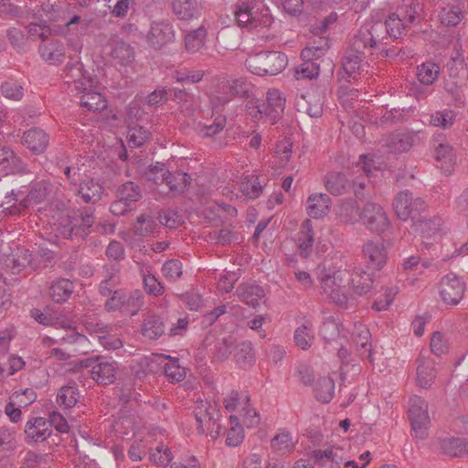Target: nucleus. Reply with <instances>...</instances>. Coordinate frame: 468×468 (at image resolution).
<instances>
[{
  "instance_id": "nucleus-1",
  "label": "nucleus",
  "mask_w": 468,
  "mask_h": 468,
  "mask_svg": "<svg viewBox=\"0 0 468 468\" xmlns=\"http://www.w3.org/2000/svg\"><path fill=\"white\" fill-rule=\"evenodd\" d=\"M373 282L372 276L361 269H355L352 272L339 270L332 276L325 275L321 279L324 292L340 306L347 303L348 293L364 295L371 289Z\"/></svg>"
},
{
  "instance_id": "nucleus-2",
  "label": "nucleus",
  "mask_w": 468,
  "mask_h": 468,
  "mask_svg": "<svg viewBox=\"0 0 468 468\" xmlns=\"http://www.w3.org/2000/svg\"><path fill=\"white\" fill-rule=\"evenodd\" d=\"M95 224L94 208L84 207L73 217L60 218L56 224L58 236L71 240H84L92 231Z\"/></svg>"
},
{
  "instance_id": "nucleus-3",
  "label": "nucleus",
  "mask_w": 468,
  "mask_h": 468,
  "mask_svg": "<svg viewBox=\"0 0 468 468\" xmlns=\"http://www.w3.org/2000/svg\"><path fill=\"white\" fill-rule=\"evenodd\" d=\"M287 62V57L280 51H263L250 55L245 66L255 75H277L285 69Z\"/></svg>"
},
{
  "instance_id": "nucleus-4",
  "label": "nucleus",
  "mask_w": 468,
  "mask_h": 468,
  "mask_svg": "<svg viewBox=\"0 0 468 468\" xmlns=\"http://www.w3.org/2000/svg\"><path fill=\"white\" fill-rule=\"evenodd\" d=\"M356 46L358 48H378L383 50L384 47L388 45L390 37L388 29L384 21H371L362 27L355 36Z\"/></svg>"
},
{
  "instance_id": "nucleus-5",
  "label": "nucleus",
  "mask_w": 468,
  "mask_h": 468,
  "mask_svg": "<svg viewBox=\"0 0 468 468\" xmlns=\"http://www.w3.org/2000/svg\"><path fill=\"white\" fill-rule=\"evenodd\" d=\"M195 417L199 433L203 434L207 430L213 440L218 438L223 427L219 422L221 415L216 403L201 401L196 409Z\"/></svg>"
},
{
  "instance_id": "nucleus-6",
  "label": "nucleus",
  "mask_w": 468,
  "mask_h": 468,
  "mask_svg": "<svg viewBox=\"0 0 468 468\" xmlns=\"http://www.w3.org/2000/svg\"><path fill=\"white\" fill-rule=\"evenodd\" d=\"M409 419L414 436L420 440L428 437L430 417L427 402L419 396H413L410 399Z\"/></svg>"
},
{
  "instance_id": "nucleus-7",
  "label": "nucleus",
  "mask_w": 468,
  "mask_h": 468,
  "mask_svg": "<svg viewBox=\"0 0 468 468\" xmlns=\"http://www.w3.org/2000/svg\"><path fill=\"white\" fill-rule=\"evenodd\" d=\"M359 218L371 232L381 234L390 228V222L384 208L374 202H367L364 206Z\"/></svg>"
},
{
  "instance_id": "nucleus-8",
  "label": "nucleus",
  "mask_w": 468,
  "mask_h": 468,
  "mask_svg": "<svg viewBox=\"0 0 468 468\" xmlns=\"http://www.w3.org/2000/svg\"><path fill=\"white\" fill-rule=\"evenodd\" d=\"M80 365L85 368H90L91 378L98 384L109 385L115 380L118 367L114 361H108L100 357H90L80 361Z\"/></svg>"
},
{
  "instance_id": "nucleus-9",
  "label": "nucleus",
  "mask_w": 468,
  "mask_h": 468,
  "mask_svg": "<svg viewBox=\"0 0 468 468\" xmlns=\"http://www.w3.org/2000/svg\"><path fill=\"white\" fill-rule=\"evenodd\" d=\"M284 107L285 99L282 97L280 90L271 89L266 93V101L255 105L256 113H253V112H250V113L254 117L259 114L261 118H266L271 123H275L283 112Z\"/></svg>"
},
{
  "instance_id": "nucleus-10",
  "label": "nucleus",
  "mask_w": 468,
  "mask_h": 468,
  "mask_svg": "<svg viewBox=\"0 0 468 468\" xmlns=\"http://www.w3.org/2000/svg\"><path fill=\"white\" fill-rule=\"evenodd\" d=\"M393 209L401 220H407L410 218L415 219L417 216L425 209V202L422 198L412 197L409 190L399 192L394 201Z\"/></svg>"
},
{
  "instance_id": "nucleus-11",
  "label": "nucleus",
  "mask_w": 468,
  "mask_h": 468,
  "mask_svg": "<svg viewBox=\"0 0 468 468\" xmlns=\"http://www.w3.org/2000/svg\"><path fill=\"white\" fill-rule=\"evenodd\" d=\"M465 283L454 273L443 276L439 283L442 302L448 305H457L463 297Z\"/></svg>"
},
{
  "instance_id": "nucleus-12",
  "label": "nucleus",
  "mask_w": 468,
  "mask_h": 468,
  "mask_svg": "<svg viewBox=\"0 0 468 468\" xmlns=\"http://www.w3.org/2000/svg\"><path fill=\"white\" fill-rule=\"evenodd\" d=\"M65 80L68 83H73L75 90L79 91L91 90L96 88V79L87 76L82 69V64L79 61L69 63L64 69Z\"/></svg>"
},
{
  "instance_id": "nucleus-13",
  "label": "nucleus",
  "mask_w": 468,
  "mask_h": 468,
  "mask_svg": "<svg viewBox=\"0 0 468 468\" xmlns=\"http://www.w3.org/2000/svg\"><path fill=\"white\" fill-rule=\"evenodd\" d=\"M366 48H358L356 46V37H354L351 47L345 52L342 58V67L349 78L356 79L363 69L365 62V53L363 49Z\"/></svg>"
},
{
  "instance_id": "nucleus-14",
  "label": "nucleus",
  "mask_w": 468,
  "mask_h": 468,
  "mask_svg": "<svg viewBox=\"0 0 468 468\" xmlns=\"http://www.w3.org/2000/svg\"><path fill=\"white\" fill-rule=\"evenodd\" d=\"M149 181H152L156 185L165 183L171 192L175 195H178L184 193L188 188L191 177L188 174L181 171L174 173L167 171L165 176L161 175L157 177L154 176L153 172H151L149 175Z\"/></svg>"
},
{
  "instance_id": "nucleus-15",
  "label": "nucleus",
  "mask_w": 468,
  "mask_h": 468,
  "mask_svg": "<svg viewBox=\"0 0 468 468\" xmlns=\"http://www.w3.org/2000/svg\"><path fill=\"white\" fill-rule=\"evenodd\" d=\"M148 44L155 49H160L164 46L171 43L175 39V31L172 25L161 21L154 22L146 36Z\"/></svg>"
},
{
  "instance_id": "nucleus-16",
  "label": "nucleus",
  "mask_w": 468,
  "mask_h": 468,
  "mask_svg": "<svg viewBox=\"0 0 468 468\" xmlns=\"http://www.w3.org/2000/svg\"><path fill=\"white\" fill-rule=\"evenodd\" d=\"M363 254L367 264L375 270L382 269L388 261V250L382 239L367 240L363 246Z\"/></svg>"
},
{
  "instance_id": "nucleus-17",
  "label": "nucleus",
  "mask_w": 468,
  "mask_h": 468,
  "mask_svg": "<svg viewBox=\"0 0 468 468\" xmlns=\"http://www.w3.org/2000/svg\"><path fill=\"white\" fill-rule=\"evenodd\" d=\"M118 263H109L102 267V278L98 284L100 296L109 295L114 290L121 288L122 277Z\"/></svg>"
},
{
  "instance_id": "nucleus-18",
  "label": "nucleus",
  "mask_w": 468,
  "mask_h": 468,
  "mask_svg": "<svg viewBox=\"0 0 468 468\" xmlns=\"http://www.w3.org/2000/svg\"><path fill=\"white\" fill-rule=\"evenodd\" d=\"M235 17L239 27L249 28L250 30L259 27H268L272 23V17L268 13V10H265V14H254L236 6Z\"/></svg>"
},
{
  "instance_id": "nucleus-19",
  "label": "nucleus",
  "mask_w": 468,
  "mask_h": 468,
  "mask_svg": "<svg viewBox=\"0 0 468 468\" xmlns=\"http://www.w3.org/2000/svg\"><path fill=\"white\" fill-rule=\"evenodd\" d=\"M38 52L40 57L49 65L61 64L66 56L64 44L57 38L41 42Z\"/></svg>"
},
{
  "instance_id": "nucleus-20",
  "label": "nucleus",
  "mask_w": 468,
  "mask_h": 468,
  "mask_svg": "<svg viewBox=\"0 0 468 468\" xmlns=\"http://www.w3.org/2000/svg\"><path fill=\"white\" fill-rule=\"evenodd\" d=\"M236 295L245 304L255 308L264 302V289L253 282H244L239 284L236 289Z\"/></svg>"
},
{
  "instance_id": "nucleus-21",
  "label": "nucleus",
  "mask_w": 468,
  "mask_h": 468,
  "mask_svg": "<svg viewBox=\"0 0 468 468\" xmlns=\"http://www.w3.org/2000/svg\"><path fill=\"white\" fill-rule=\"evenodd\" d=\"M103 186L93 178L87 177L79 183L77 196L86 204H96L101 199Z\"/></svg>"
},
{
  "instance_id": "nucleus-22",
  "label": "nucleus",
  "mask_w": 468,
  "mask_h": 468,
  "mask_svg": "<svg viewBox=\"0 0 468 468\" xmlns=\"http://www.w3.org/2000/svg\"><path fill=\"white\" fill-rule=\"evenodd\" d=\"M22 144L33 154L43 153L48 145V135L39 128H33L24 133Z\"/></svg>"
},
{
  "instance_id": "nucleus-23",
  "label": "nucleus",
  "mask_w": 468,
  "mask_h": 468,
  "mask_svg": "<svg viewBox=\"0 0 468 468\" xmlns=\"http://www.w3.org/2000/svg\"><path fill=\"white\" fill-rule=\"evenodd\" d=\"M464 13L465 3L463 0H458L456 4H448L441 7L439 16L441 24L455 27L463 20Z\"/></svg>"
},
{
  "instance_id": "nucleus-24",
  "label": "nucleus",
  "mask_w": 468,
  "mask_h": 468,
  "mask_svg": "<svg viewBox=\"0 0 468 468\" xmlns=\"http://www.w3.org/2000/svg\"><path fill=\"white\" fill-rule=\"evenodd\" d=\"M417 362V382L421 388H428L432 385L436 377L435 362L422 355L420 356Z\"/></svg>"
},
{
  "instance_id": "nucleus-25",
  "label": "nucleus",
  "mask_w": 468,
  "mask_h": 468,
  "mask_svg": "<svg viewBox=\"0 0 468 468\" xmlns=\"http://www.w3.org/2000/svg\"><path fill=\"white\" fill-rule=\"evenodd\" d=\"M331 198L326 194H313L307 199L306 212L314 218L325 216L331 207Z\"/></svg>"
},
{
  "instance_id": "nucleus-26",
  "label": "nucleus",
  "mask_w": 468,
  "mask_h": 468,
  "mask_svg": "<svg viewBox=\"0 0 468 468\" xmlns=\"http://www.w3.org/2000/svg\"><path fill=\"white\" fill-rule=\"evenodd\" d=\"M298 249L300 254L303 258H307L313 251L314 242V231L311 219H305L302 223L301 229L298 233Z\"/></svg>"
},
{
  "instance_id": "nucleus-27",
  "label": "nucleus",
  "mask_w": 468,
  "mask_h": 468,
  "mask_svg": "<svg viewBox=\"0 0 468 468\" xmlns=\"http://www.w3.org/2000/svg\"><path fill=\"white\" fill-rule=\"evenodd\" d=\"M233 356L237 365L242 369L250 368L256 362L254 348L250 341L237 344L233 349Z\"/></svg>"
},
{
  "instance_id": "nucleus-28",
  "label": "nucleus",
  "mask_w": 468,
  "mask_h": 468,
  "mask_svg": "<svg viewBox=\"0 0 468 468\" xmlns=\"http://www.w3.org/2000/svg\"><path fill=\"white\" fill-rule=\"evenodd\" d=\"M25 432L34 441H43L51 435L52 431L45 418L37 417L27 422Z\"/></svg>"
},
{
  "instance_id": "nucleus-29",
  "label": "nucleus",
  "mask_w": 468,
  "mask_h": 468,
  "mask_svg": "<svg viewBox=\"0 0 468 468\" xmlns=\"http://www.w3.org/2000/svg\"><path fill=\"white\" fill-rule=\"evenodd\" d=\"M326 190L333 196H342L346 194L350 184L346 176L340 172H330L324 179Z\"/></svg>"
},
{
  "instance_id": "nucleus-30",
  "label": "nucleus",
  "mask_w": 468,
  "mask_h": 468,
  "mask_svg": "<svg viewBox=\"0 0 468 468\" xmlns=\"http://www.w3.org/2000/svg\"><path fill=\"white\" fill-rule=\"evenodd\" d=\"M440 450L452 457L468 454V440L465 438H445L440 441Z\"/></svg>"
},
{
  "instance_id": "nucleus-31",
  "label": "nucleus",
  "mask_w": 468,
  "mask_h": 468,
  "mask_svg": "<svg viewBox=\"0 0 468 468\" xmlns=\"http://www.w3.org/2000/svg\"><path fill=\"white\" fill-rule=\"evenodd\" d=\"M353 335L354 342L357 347L360 356L362 358H367L369 362L372 363V349L371 344L369 343L371 334L368 328H367L365 325L360 324L359 326L356 327Z\"/></svg>"
},
{
  "instance_id": "nucleus-32",
  "label": "nucleus",
  "mask_w": 468,
  "mask_h": 468,
  "mask_svg": "<svg viewBox=\"0 0 468 468\" xmlns=\"http://www.w3.org/2000/svg\"><path fill=\"white\" fill-rule=\"evenodd\" d=\"M32 254L27 249L17 248L16 253L7 256L5 265L16 273L32 265Z\"/></svg>"
},
{
  "instance_id": "nucleus-33",
  "label": "nucleus",
  "mask_w": 468,
  "mask_h": 468,
  "mask_svg": "<svg viewBox=\"0 0 468 468\" xmlns=\"http://www.w3.org/2000/svg\"><path fill=\"white\" fill-rule=\"evenodd\" d=\"M398 13L405 24L410 27L422 18V5L415 0H404Z\"/></svg>"
},
{
  "instance_id": "nucleus-34",
  "label": "nucleus",
  "mask_w": 468,
  "mask_h": 468,
  "mask_svg": "<svg viewBox=\"0 0 468 468\" xmlns=\"http://www.w3.org/2000/svg\"><path fill=\"white\" fill-rule=\"evenodd\" d=\"M165 329L163 319L155 314H151L144 320L142 333L144 337L155 340L164 335Z\"/></svg>"
},
{
  "instance_id": "nucleus-35",
  "label": "nucleus",
  "mask_w": 468,
  "mask_h": 468,
  "mask_svg": "<svg viewBox=\"0 0 468 468\" xmlns=\"http://www.w3.org/2000/svg\"><path fill=\"white\" fill-rule=\"evenodd\" d=\"M80 391L75 382L61 387L57 394V402L63 409L74 407L80 399Z\"/></svg>"
},
{
  "instance_id": "nucleus-36",
  "label": "nucleus",
  "mask_w": 468,
  "mask_h": 468,
  "mask_svg": "<svg viewBox=\"0 0 468 468\" xmlns=\"http://www.w3.org/2000/svg\"><path fill=\"white\" fill-rule=\"evenodd\" d=\"M434 157L441 164V169L445 173H450L454 163L455 154L453 148L447 143H440L434 145Z\"/></svg>"
},
{
  "instance_id": "nucleus-37",
  "label": "nucleus",
  "mask_w": 468,
  "mask_h": 468,
  "mask_svg": "<svg viewBox=\"0 0 468 468\" xmlns=\"http://www.w3.org/2000/svg\"><path fill=\"white\" fill-rule=\"evenodd\" d=\"M110 56L116 64L121 66L129 65L134 59L133 49L123 41H117L112 45Z\"/></svg>"
},
{
  "instance_id": "nucleus-38",
  "label": "nucleus",
  "mask_w": 468,
  "mask_h": 468,
  "mask_svg": "<svg viewBox=\"0 0 468 468\" xmlns=\"http://www.w3.org/2000/svg\"><path fill=\"white\" fill-rule=\"evenodd\" d=\"M414 136L410 133H397L390 135L385 143L388 152L399 154L408 152L413 145Z\"/></svg>"
},
{
  "instance_id": "nucleus-39",
  "label": "nucleus",
  "mask_w": 468,
  "mask_h": 468,
  "mask_svg": "<svg viewBox=\"0 0 468 468\" xmlns=\"http://www.w3.org/2000/svg\"><path fill=\"white\" fill-rule=\"evenodd\" d=\"M116 197L133 207L134 203L138 202L143 197V194L141 187L137 184L127 181L117 188Z\"/></svg>"
},
{
  "instance_id": "nucleus-40",
  "label": "nucleus",
  "mask_w": 468,
  "mask_h": 468,
  "mask_svg": "<svg viewBox=\"0 0 468 468\" xmlns=\"http://www.w3.org/2000/svg\"><path fill=\"white\" fill-rule=\"evenodd\" d=\"M74 285L68 279H59L52 282L50 296L56 303L66 302L73 292Z\"/></svg>"
},
{
  "instance_id": "nucleus-41",
  "label": "nucleus",
  "mask_w": 468,
  "mask_h": 468,
  "mask_svg": "<svg viewBox=\"0 0 468 468\" xmlns=\"http://www.w3.org/2000/svg\"><path fill=\"white\" fill-rule=\"evenodd\" d=\"M314 396L318 401L328 403L335 395V381L332 378H320L314 389Z\"/></svg>"
},
{
  "instance_id": "nucleus-42",
  "label": "nucleus",
  "mask_w": 468,
  "mask_h": 468,
  "mask_svg": "<svg viewBox=\"0 0 468 468\" xmlns=\"http://www.w3.org/2000/svg\"><path fill=\"white\" fill-rule=\"evenodd\" d=\"M158 359H169V363L164 366V374L170 382H180L186 378V370L178 363L177 358H172L170 356L155 355Z\"/></svg>"
},
{
  "instance_id": "nucleus-43",
  "label": "nucleus",
  "mask_w": 468,
  "mask_h": 468,
  "mask_svg": "<svg viewBox=\"0 0 468 468\" xmlns=\"http://www.w3.org/2000/svg\"><path fill=\"white\" fill-rule=\"evenodd\" d=\"M94 89L82 91L84 94L80 98V105L92 112L104 110L107 107V101Z\"/></svg>"
},
{
  "instance_id": "nucleus-44",
  "label": "nucleus",
  "mask_w": 468,
  "mask_h": 468,
  "mask_svg": "<svg viewBox=\"0 0 468 468\" xmlns=\"http://www.w3.org/2000/svg\"><path fill=\"white\" fill-rule=\"evenodd\" d=\"M144 303V296L140 290H133L126 292L123 298L122 311L135 315L140 311L141 307Z\"/></svg>"
},
{
  "instance_id": "nucleus-45",
  "label": "nucleus",
  "mask_w": 468,
  "mask_h": 468,
  "mask_svg": "<svg viewBox=\"0 0 468 468\" xmlns=\"http://www.w3.org/2000/svg\"><path fill=\"white\" fill-rule=\"evenodd\" d=\"M157 227L154 217L150 213H143L137 217L133 223V231L138 236H147L154 231Z\"/></svg>"
},
{
  "instance_id": "nucleus-46",
  "label": "nucleus",
  "mask_w": 468,
  "mask_h": 468,
  "mask_svg": "<svg viewBox=\"0 0 468 468\" xmlns=\"http://www.w3.org/2000/svg\"><path fill=\"white\" fill-rule=\"evenodd\" d=\"M387 29H388V35L391 40L398 39L406 34L408 24L400 18L398 13L390 14L388 18L384 21Z\"/></svg>"
},
{
  "instance_id": "nucleus-47",
  "label": "nucleus",
  "mask_w": 468,
  "mask_h": 468,
  "mask_svg": "<svg viewBox=\"0 0 468 468\" xmlns=\"http://www.w3.org/2000/svg\"><path fill=\"white\" fill-rule=\"evenodd\" d=\"M456 119V112L452 109L437 111L430 115L429 122L434 127L451 128Z\"/></svg>"
},
{
  "instance_id": "nucleus-48",
  "label": "nucleus",
  "mask_w": 468,
  "mask_h": 468,
  "mask_svg": "<svg viewBox=\"0 0 468 468\" xmlns=\"http://www.w3.org/2000/svg\"><path fill=\"white\" fill-rule=\"evenodd\" d=\"M440 67L431 61L424 62L417 68V76L420 83L431 85L439 77Z\"/></svg>"
},
{
  "instance_id": "nucleus-49",
  "label": "nucleus",
  "mask_w": 468,
  "mask_h": 468,
  "mask_svg": "<svg viewBox=\"0 0 468 468\" xmlns=\"http://www.w3.org/2000/svg\"><path fill=\"white\" fill-rule=\"evenodd\" d=\"M50 185L46 181L34 182L28 190L26 202L39 204L44 201L48 194Z\"/></svg>"
},
{
  "instance_id": "nucleus-50",
  "label": "nucleus",
  "mask_w": 468,
  "mask_h": 468,
  "mask_svg": "<svg viewBox=\"0 0 468 468\" xmlns=\"http://www.w3.org/2000/svg\"><path fill=\"white\" fill-rule=\"evenodd\" d=\"M235 343V338L232 335L218 339L214 345L212 351L213 358L218 361H225L232 353V346Z\"/></svg>"
},
{
  "instance_id": "nucleus-51",
  "label": "nucleus",
  "mask_w": 468,
  "mask_h": 468,
  "mask_svg": "<svg viewBox=\"0 0 468 468\" xmlns=\"http://www.w3.org/2000/svg\"><path fill=\"white\" fill-rule=\"evenodd\" d=\"M218 44L229 50H236L240 46V33L238 30L225 29L217 37Z\"/></svg>"
},
{
  "instance_id": "nucleus-52",
  "label": "nucleus",
  "mask_w": 468,
  "mask_h": 468,
  "mask_svg": "<svg viewBox=\"0 0 468 468\" xmlns=\"http://www.w3.org/2000/svg\"><path fill=\"white\" fill-rule=\"evenodd\" d=\"M207 31L203 27L189 32L185 37V45L187 51L195 53L205 44Z\"/></svg>"
},
{
  "instance_id": "nucleus-53",
  "label": "nucleus",
  "mask_w": 468,
  "mask_h": 468,
  "mask_svg": "<svg viewBox=\"0 0 468 468\" xmlns=\"http://www.w3.org/2000/svg\"><path fill=\"white\" fill-rule=\"evenodd\" d=\"M125 292L126 289L121 287L109 293V295H102L101 297L105 299L103 304L105 311L109 313L122 311Z\"/></svg>"
},
{
  "instance_id": "nucleus-54",
  "label": "nucleus",
  "mask_w": 468,
  "mask_h": 468,
  "mask_svg": "<svg viewBox=\"0 0 468 468\" xmlns=\"http://www.w3.org/2000/svg\"><path fill=\"white\" fill-rule=\"evenodd\" d=\"M0 90L5 98L13 101H20L24 96L23 86L19 81L13 79L4 81L0 86Z\"/></svg>"
},
{
  "instance_id": "nucleus-55",
  "label": "nucleus",
  "mask_w": 468,
  "mask_h": 468,
  "mask_svg": "<svg viewBox=\"0 0 468 468\" xmlns=\"http://www.w3.org/2000/svg\"><path fill=\"white\" fill-rule=\"evenodd\" d=\"M314 339L313 330L310 323H304L299 326L294 332V340L296 345L303 349H308Z\"/></svg>"
},
{
  "instance_id": "nucleus-56",
  "label": "nucleus",
  "mask_w": 468,
  "mask_h": 468,
  "mask_svg": "<svg viewBox=\"0 0 468 468\" xmlns=\"http://www.w3.org/2000/svg\"><path fill=\"white\" fill-rule=\"evenodd\" d=\"M253 84L246 78L232 80L229 83L230 93L239 98H249L253 92Z\"/></svg>"
},
{
  "instance_id": "nucleus-57",
  "label": "nucleus",
  "mask_w": 468,
  "mask_h": 468,
  "mask_svg": "<svg viewBox=\"0 0 468 468\" xmlns=\"http://www.w3.org/2000/svg\"><path fill=\"white\" fill-rule=\"evenodd\" d=\"M229 421L231 428L227 432L226 444L229 447H236L243 441L244 431L237 417L230 416Z\"/></svg>"
},
{
  "instance_id": "nucleus-58",
  "label": "nucleus",
  "mask_w": 468,
  "mask_h": 468,
  "mask_svg": "<svg viewBox=\"0 0 468 468\" xmlns=\"http://www.w3.org/2000/svg\"><path fill=\"white\" fill-rule=\"evenodd\" d=\"M172 5L179 19L188 20L194 16L197 3L195 0H174Z\"/></svg>"
},
{
  "instance_id": "nucleus-59",
  "label": "nucleus",
  "mask_w": 468,
  "mask_h": 468,
  "mask_svg": "<svg viewBox=\"0 0 468 468\" xmlns=\"http://www.w3.org/2000/svg\"><path fill=\"white\" fill-rule=\"evenodd\" d=\"M240 190L244 196L250 198H257L262 191V186L258 176H249L241 182Z\"/></svg>"
},
{
  "instance_id": "nucleus-60",
  "label": "nucleus",
  "mask_w": 468,
  "mask_h": 468,
  "mask_svg": "<svg viewBox=\"0 0 468 468\" xmlns=\"http://www.w3.org/2000/svg\"><path fill=\"white\" fill-rule=\"evenodd\" d=\"M144 291L151 296H160L165 292L163 283L149 271L143 274Z\"/></svg>"
},
{
  "instance_id": "nucleus-61",
  "label": "nucleus",
  "mask_w": 468,
  "mask_h": 468,
  "mask_svg": "<svg viewBox=\"0 0 468 468\" xmlns=\"http://www.w3.org/2000/svg\"><path fill=\"white\" fill-rule=\"evenodd\" d=\"M162 273L170 282L177 281L183 274L182 262L177 259L166 261L163 264Z\"/></svg>"
},
{
  "instance_id": "nucleus-62",
  "label": "nucleus",
  "mask_w": 468,
  "mask_h": 468,
  "mask_svg": "<svg viewBox=\"0 0 468 468\" xmlns=\"http://www.w3.org/2000/svg\"><path fill=\"white\" fill-rule=\"evenodd\" d=\"M319 66L313 61H304L295 69L296 80H312L319 75Z\"/></svg>"
},
{
  "instance_id": "nucleus-63",
  "label": "nucleus",
  "mask_w": 468,
  "mask_h": 468,
  "mask_svg": "<svg viewBox=\"0 0 468 468\" xmlns=\"http://www.w3.org/2000/svg\"><path fill=\"white\" fill-rule=\"evenodd\" d=\"M149 137V132L143 126H134L129 129L127 138L131 147H139Z\"/></svg>"
},
{
  "instance_id": "nucleus-64",
  "label": "nucleus",
  "mask_w": 468,
  "mask_h": 468,
  "mask_svg": "<svg viewBox=\"0 0 468 468\" xmlns=\"http://www.w3.org/2000/svg\"><path fill=\"white\" fill-rule=\"evenodd\" d=\"M271 448L276 452H290L293 449V442L292 436L287 431H282L278 433L271 440Z\"/></svg>"
}]
</instances>
